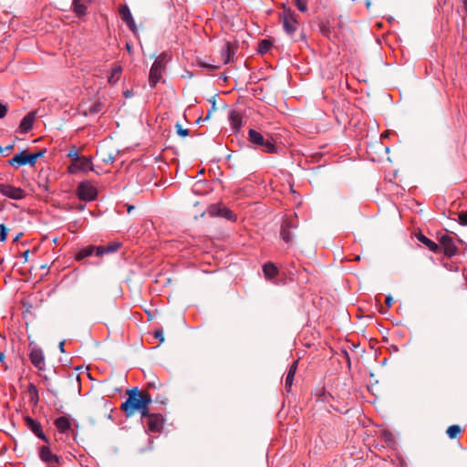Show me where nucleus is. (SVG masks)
Instances as JSON below:
<instances>
[{"label":"nucleus","instance_id":"29","mask_svg":"<svg viewBox=\"0 0 467 467\" xmlns=\"http://www.w3.org/2000/svg\"><path fill=\"white\" fill-rule=\"evenodd\" d=\"M19 131L21 133H26L29 131V113L24 116L19 127Z\"/></svg>","mask_w":467,"mask_h":467},{"label":"nucleus","instance_id":"64","mask_svg":"<svg viewBox=\"0 0 467 467\" xmlns=\"http://www.w3.org/2000/svg\"><path fill=\"white\" fill-rule=\"evenodd\" d=\"M25 324H26V327L28 326V322H27V320H26V321H25Z\"/></svg>","mask_w":467,"mask_h":467},{"label":"nucleus","instance_id":"35","mask_svg":"<svg viewBox=\"0 0 467 467\" xmlns=\"http://www.w3.org/2000/svg\"><path fill=\"white\" fill-rule=\"evenodd\" d=\"M282 224H287V229H296L297 227L296 222L291 218L285 219Z\"/></svg>","mask_w":467,"mask_h":467},{"label":"nucleus","instance_id":"16","mask_svg":"<svg viewBox=\"0 0 467 467\" xmlns=\"http://www.w3.org/2000/svg\"><path fill=\"white\" fill-rule=\"evenodd\" d=\"M55 425L60 432L66 433L71 429V420L66 416H61L56 420Z\"/></svg>","mask_w":467,"mask_h":467},{"label":"nucleus","instance_id":"14","mask_svg":"<svg viewBox=\"0 0 467 467\" xmlns=\"http://www.w3.org/2000/svg\"><path fill=\"white\" fill-rule=\"evenodd\" d=\"M441 244H442L444 248V253L448 256L454 255L456 252V246L453 243V240L451 237L448 235H444L441 238Z\"/></svg>","mask_w":467,"mask_h":467},{"label":"nucleus","instance_id":"10","mask_svg":"<svg viewBox=\"0 0 467 467\" xmlns=\"http://www.w3.org/2000/svg\"><path fill=\"white\" fill-rule=\"evenodd\" d=\"M31 363L34 364L39 371L44 370L45 358L41 349L36 348H31Z\"/></svg>","mask_w":467,"mask_h":467},{"label":"nucleus","instance_id":"41","mask_svg":"<svg viewBox=\"0 0 467 467\" xmlns=\"http://www.w3.org/2000/svg\"><path fill=\"white\" fill-rule=\"evenodd\" d=\"M7 113L6 105L0 102V119H3Z\"/></svg>","mask_w":467,"mask_h":467},{"label":"nucleus","instance_id":"22","mask_svg":"<svg viewBox=\"0 0 467 467\" xmlns=\"http://www.w3.org/2000/svg\"><path fill=\"white\" fill-rule=\"evenodd\" d=\"M263 272L267 278H274L278 274L277 267L273 263H266L263 266Z\"/></svg>","mask_w":467,"mask_h":467},{"label":"nucleus","instance_id":"52","mask_svg":"<svg viewBox=\"0 0 467 467\" xmlns=\"http://www.w3.org/2000/svg\"><path fill=\"white\" fill-rule=\"evenodd\" d=\"M59 350H60L62 353H63V352H65V349H64V342H63V341L59 343Z\"/></svg>","mask_w":467,"mask_h":467},{"label":"nucleus","instance_id":"23","mask_svg":"<svg viewBox=\"0 0 467 467\" xmlns=\"http://www.w3.org/2000/svg\"><path fill=\"white\" fill-rule=\"evenodd\" d=\"M418 239L420 243L425 244L432 252L437 251L439 248L438 244L435 242L431 241V239L427 238L425 235L421 234L419 235Z\"/></svg>","mask_w":467,"mask_h":467},{"label":"nucleus","instance_id":"1","mask_svg":"<svg viewBox=\"0 0 467 467\" xmlns=\"http://www.w3.org/2000/svg\"><path fill=\"white\" fill-rule=\"evenodd\" d=\"M128 398L121 404V410L125 412L127 417H131L139 409H143L141 403V391L137 388H133L127 391Z\"/></svg>","mask_w":467,"mask_h":467},{"label":"nucleus","instance_id":"26","mask_svg":"<svg viewBox=\"0 0 467 467\" xmlns=\"http://www.w3.org/2000/svg\"><path fill=\"white\" fill-rule=\"evenodd\" d=\"M73 8L74 12L79 16L85 15L87 11V6L81 2V0H74Z\"/></svg>","mask_w":467,"mask_h":467},{"label":"nucleus","instance_id":"9","mask_svg":"<svg viewBox=\"0 0 467 467\" xmlns=\"http://www.w3.org/2000/svg\"><path fill=\"white\" fill-rule=\"evenodd\" d=\"M283 27L290 36H292L297 29V21L290 12L285 13L283 16Z\"/></svg>","mask_w":467,"mask_h":467},{"label":"nucleus","instance_id":"20","mask_svg":"<svg viewBox=\"0 0 467 467\" xmlns=\"http://www.w3.org/2000/svg\"><path fill=\"white\" fill-rule=\"evenodd\" d=\"M17 298L19 299L21 305H22V315L23 317L26 319V315L29 313V305L27 302V296L26 291H20L17 293Z\"/></svg>","mask_w":467,"mask_h":467},{"label":"nucleus","instance_id":"17","mask_svg":"<svg viewBox=\"0 0 467 467\" xmlns=\"http://www.w3.org/2000/svg\"><path fill=\"white\" fill-rule=\"evenodd\" d=\"M296 368H297V361H294L291 364V366L287 371L286 377H285V387L286 391H290V389L293 385L295 374L296 372Z\"/></svg>","mask_w":467,"mask_h":467},{"label":"nucleus","instance_id":"28","mask_svg":"<svg viewBox=\"0 0 467 467\" xmlns=\"http://www.w3.org/2000/svg\"><path fill=\"white\" fill-rule=\"evenodd\" d=\"M271 47L272 42L270 40L264 39L259 42L257 50L260 54H265L270 50Z\"/></svg>","mask_w":467,"mask_h":467},{"label":"nucleus","instance_id":"3","mask_svg":"<svg viewBox=\"0 0 467 467\" xmlns=\"http://www.w3.org/2000/svg\"><path fill=\"white\" fill-rule=\"evenodd\" d=\"M164 68V55H161L155 59L150 70L149 85L150 88H154L160 82Z\"/></svg>","mask_w":467,"mask_h":467},{"label":"nucleus","instance_id":"13","mask_svg":"<svg viewBox=\"0 0 467 467\" xmlns=\"http://www.w3.org/2000/svg\"><path fill=\"white\" fill-rule=\"evenodd\" d=\"M97 155L106 164L113 163L116 158L115 150H108L105 147H100L97 151Z\"/></svg>","mask_w":467,"mask_h":467},{"label":"nucleus","instance_id":"57","mask_svg":"<svg viewBox=\"0 0 467 467\" xmlns=\"http://www.w3.org/2000/svg\"><path fill=\"white\" fill-rule=\"evenodd\" d=\"M463 6H464V9L467 13V0H463Z\"/></svg>","mask_w":467,"mask_h":467},{"label":"nucleus","instance_id":"5","mask_svg":"<svg viewBox=\"0 0 467 467\" xmlns=\"http://www.w3.org/2000/svg\"><path fill=\"white\" fill-rule=\"evenodd\" d=\"M38 455L47 467H56L55 464L59 463L61 460L59 456L51 451L48 445L39 447Z\"/></svg>","mask_w":467,"mask_h":467},{"label":"nucleus","instance_id":"48","mask_svg":"<svg viewBox=\"0 0 467 467\" xmlns=\"http://www.w3.org/2000/svg\"><path fill=\"white\" fill-rule=\"evenodd\" d=\"M223 214L226 216L228 219L232 218V213L228 210H224Z\"/></svg>","mask_w":467,"mask_h":467},{"label":"nucleus","instance_id":"59","mask_svg":"<svg viewBox=\"0 0 467 467\" xmlns=\"http://www.w3.org/2000/svg\"><path fill=\"white\" fill-rule=\"evenodd\" d=\"M34 115H35V112L31 111V113H30V116H31V121L33 120Z\"/></svg>","mask_w":467,"mask_h":467},{"label":"nucleus","instance_id":"38","mask_svg":"<svg viewBox=\"0 0 467 467\" xmlns=\"http://www.w3.org/2000/svg\"><path fill=\"white\" fill-rule=\"evenodd\" d=\"M30 389H31V402L37 401L38 395H37V390H36V386L31 384Z\"/></svg>","mask_w":467,"mask_h":467},{"label":"nucleus","instance_id":"21","mask_svg":"<svg viewBox=\"0 0 467 467\" xmlns=\"http://www.w3.org/2000/svg\"><path fill=\"white\" fill-rule=\"evenodd\" d=\"M48 175H49V169L44 170L42 169L38 175V186L42 188L44 191L47 190V183H48Z\"/></svg>","mask_w":467,"mask_h":467},{"label":"nucleus","instance_id":"27","mask_svg":"<svg viewBox=\"0 0 467 467\" xmlns=\"http://www.w3.org/2000/svg\"><path fill=\"white\" fill-rule=\"evenodd\" d=\"M94 252H95V247L94 246L85 247L81 251L78 252V254H77V259L78 260H82V259H84V258H86L88 256L92 255Z\"/></svg>","mask_w":467,"mask_h":467},{"label":"nucleus","instance_id":"7","mask_svg":"<svg viewBox=\"0 0 467 467\" xmlns=\"http://www.w3.org/2000/svg\"><path fill=\"white\" fill-rule=\"evenodd\" d=\"M0 192L14 200H20L26 196L25 190L9 184H0Z\"/></svg>","mask_w":467,"mask_h":467},{"label":"nucleus","instance_id":"50","mask_svg":"<svg viewBox=\"0 0 467 467\" xmlns=\"http://www.w3.org/2000/svg\"><path fill=\"white\" fill-rule=\"evenodd\" d=\"M124 96L126 98H130L132 96V91L131 90H127L124 92Z\"/></svg>","mask_w":467,"mask_h":467},{"label":"nucleus","instance_id":"19","mask_svg":"<svg viewBox=\"0 0 467 467\" xmlns=\"http://www.w3.org/2000/svg\"><path fill=\"white\" fill-rule=\"evenodd\" d=\"M121 72L122 67L119 64H115L111 69L109 76L108 77L109 83L111 85H115L119 81Z\"/></svg>","mask_w":467,"mask_h":467},{"label":"nucleus","instance_id":"43","mask_svg":"<svg viewBox=\"0 0 467 467\" xmlns=\"http://www.w3.org/2000/svg\"><path fill=\"white\" fill-rule=\"evenodd\" d=\"M154 337L156 338H159L161 342H163L164 341V337H163V332L162 330H156L154 332Z\"/></svg>","mask_w":467,"mask_h":467},{"label":"nucleus","instance_id":"60","mask_svg":"<svg viewBox=\"0 0 467 467\" xmlns=\"http://www.w3.org/2000/svg\"><path fill=\"white\" fill-rule=\"evenodd\" d=\"M22 387L26 388V389H29V385H25L24 383H22Z\"/></svg>","mask_w":467,"mask_h":467},{"label":"nucleus","instance_id":"46","mask_svg":"<svg viewBox=\"0 0 467 467\" xmlns=\"http://www.w3.org/2000/svg\"><path fill=\"white\" fill-rule=\"evenodd\" d=\"M13 149H14L13 144H10V145L6 146L5 148H3L0 146V152L9 151V150H12Z\"/></svg>","mask_w":467,"mask_h":467},{"label":"nucleus","instance_id":"40","mask_svg":"<svg viewBox=\"0 0 467 467\" xmlns=\"http://www.w3.org/2000/svg\"><path fill=\"white\" fill-rule=\"evenodd\" d=\"M459 220L462 225H467V213H461L459 214Z\"/></svg>","mask_w":467,"mask_h":467},{"label":"nucleus","instance_id":"49","mask_svg":"<svg viewBox=\"0 0 467 467\" xmlns=\"http://www.w3.org/2000/svg\"><path fill=\"white\" fill-rule=\"evenodd\" d=\"M22 235H23V234H22V233L17 234L15 236V238H14V242H15V243H16V242H18Z\"/></svg>","mask_w":467,"mask_h":467},{"label":"nucleus","instance_id":"30","mask_svg":"<svg viewBox=\"0 0 467 467\" xmlns=\"http://www.w3.org/2000/svg\"><path fill=\"white\" fill-rule=\"evenodd\" d=\"M461 432V427L459 425H451L450 426L446 433L451 439H454Z\"/></svg>","mask_w":467,"mask_h":467},{"label":"nucleus","instance_id":"18","mask_svg":"<svg viewBox=\"0 0 467 467\" xmlns=\"http://www.w3.org/2000/svg\"><path fill=\"white\" fill-rule=\"evenodd\" d=\"M31 432L34 433L36 437L43 440L47 443H49L48 439L47 438L45 432L43 431L41 425L31 419Z\"/></svg>","mask_w":467,"mask_h":467},{"label":"nucleus","instance_id":"34","mask_svg":"<svg viewBox=\"0 0 467 467\" xmlns=\"http://www.w3.org/2000/svg\"><path fill=\"white\" fill-rule=\"evenodd\" d=\"M8 233V228L4 224H0V241L5 242L6 240V235Z\"/></svg>","mask_w":467,"mask_h":467},{"label":"nucleus","instance_id":"33","mask_svg":"<svg viewBox=\"0 0 467 467\" xmlns=\"http://www.w3.org/2000/svg\"><path fill=\"white\" fill-rule=\"evenodd\" d=\"M151 401L152 400L150 394L141 392V403L143 408L145 406L149 407Z\"/></svg>","mask_w":467,"mask_h":467},{"label":"nucleus","instance_id":"54","mask_svg":"<svg viewBox=\"0 0 467 467\" xmlns=\"http://www.w3.org/2000/svg\"><path fill=\"white\" fill-rule=\"evenodd\" d=\"M24 420H25L26 425L29 426V416L28 415L25 416Z\"/></svg>","mask_w":467,"mask_h":467},{"label":"nucleus","instance_id":"45","mask_svg":"<svg viewBox=\"0 0 467 467\" xmlns=\"http://www.w3.org/2000/svg\"><path fill=\"white\" fill-rule=\"evenodd\" d=\"M392 302H393L392 296L390 295L387 296L385 303H386L388 308H389L391 306Z\"/></svg>","mask_w":467,"mask_h":467},{"label":"nucleus","instance_id":"4","mask_svg":"<svg viewBox=\"0 0 467 467\" xmlns=\"http://www.w3.org/2000/svg\"><path fill=\"white\" fill-rule=\"evenodd\" d=\"M78 196L80 200L90 202L96 199L97 189L88 182H81L77 189Z\"/></svg>","mask_w":467,"mask_h":467},{"label":"nucleus","instance_id":"53","mask_svg":"<svg viewBox=\"0 0 467 467\" xmlns=\"http://www.w3.org/2000/svg\"><path fill=\"white\" fill-rule=\"evenodd\" d=\"M344 356L348 359V362L349 364L350 363V358H349L348 353L347 351H344Z\"/></svg>","mask_w":467,"mask_h":467},{"label":"nucleus","instance_id":"55","mask_svg":"<svg viewBox=\"0 0 467 467\" xmlns=\"http://www.w3.org/2000/svg\"><path fill=\"white\" fill-rule=\"evenodd\" d=\"M5 354L3 352H0V361H3L5 359Z\"/></svg>","mask_w":467,"mask_h":467},{"label":"nucleus","instance_id":"6","mask_svg":"<svg viewBox=\"0 0 467 467\" xmlns=\"http://www.w3.org/2000/svg\"><path fill=\"white\" fill-rule=\"evenodd\" d=\"M88 171H95L91 160L88 157L81 156L76 162H72L68 166V171L70 173H77L78 171L87 172ZM98 173V171H96Z\"/></svg>","mask_w":467,"mask_h":467},{"label":"nucleus","instance_id":"24","mask_svg":"<svg viewBox=\"0 0 467 467\" xmlns=\"http://www.w3.org/2000/svg\"><path fill=\"white\" fill-rule=\"evenodd\" d=\"M234 51L232 50V47H231V44L229 42H227L223 50H222V56L223 57V60H224V63H228L230 61V59L233 57L234 56Z\"/></svg>","mask_w":467,"mask_h":467},{"label":"nucleus","instance_id":"62","mask_svg":"<svg viewBox=\"0 0 467 467\" xmlns=\"http://www.w3.org/2000/svg\"><path fill=\"white\" fill-rule=\"evenodd\" d=\"M127 49L130 51V46L129 44H127Z\"/></svg>","mask_w":467,"mask_h":467},{"label":"nucleus","instance_id":"12","mask_svg":"<svg viewBox=\"0 0 467 467\" xmlns=\"http://www.w3.org/2000/svg\"><path fill=\"white\" fill-rule=\"evenodd\" d=\"M229 121L233 131L237 133L240 130L243 123L242 114L237 110H231L229 112Z\"/></svg>","mask_w":467,"mask_h":467},{"label":"nucleus","instance_id":"2","mask_svg":"<svg viewBox=\"0 0 467 467\" xmlns=\"http://www.w3.org/2000/svg\"><path fill=\"white\" fill-rule=\"evenodd\" d=\"M248 140L254 146L261 147L262 150L267 153H274L277 147L269 140H265L264 136L254 129H250L248 132Z\"/></svg>","mask_w":467,"mask_h":467},{"label":"nucleus","instance_id":"56","mask_svg":"<svg viewBox=\"0 0 467 467\" xmlns=\"http://www.w3.org/2000/svg\"><path fill=\"white\" fill-rule=\"evenodd\" d=\"M39 377H41L45 380L47 379V377L46 375L42 374L41 372L39 373Z\"/></svg>","mask_w":467,"mask_h":467},{"label":"nucleus","instance_id":"47","mask_svg":"<svg viewBox=\"0 0 467 467\" xmlns=\"http://www.w3.org/2000/svg\"><path fill=\"white\" fill-rule=\"evenodd\" d=\"M22 256L24 257L25 261L24 263H26L27 260H28V257H29V249L26 250L23 254H22Z\"/></svg>","mask_w":467,"mask_h":467},{"label":"nucleus","instance_id":"42","mask_svg":"<svg viewBox=\"0 0 467 467\" xmlns=\"http://www.w3.org/2000/svg\"><path fill=\"white\" fill-rule=\"evenodd\" d=\"M95 251H96V255H98V256H100V255H102L104 254H107L105 246L95 247Z\"/></svg>","mask_w":467,"mask_h":467},{"label":"nucleus","instance_id":"15","mask_svg":"<svg viewBox=\"0 0 467 467\" xmlns=\"http://www.w3.org/2000/svg\"><path fill=\"white\" fill-rule=\"evenodd\" d=\"M8 162L10 165L17 164L18 166L29 164V151L23 150L19 154L15 155Z\"/></svg>","mask_w":467,"mask_h":467},{"label":"nucleus","instance_id":"31","mask_svg":"<svg viewBox=\"0 0 467 467\" xmlns=\"http://www.w3.org/2000/svg\"><path fill=\"white\" fill-rule=\"evenodd\" d=\"M46 152V149H41L37 151H31V166L34 165V163L41 158Z\"/></svg>","mask_w":467,"mask_h":467},{"label":"nucleus","instance_id":"25","mask_svg":"<svg viewBox=\"0 0 467 467\" xmlns=\"http://www.w3.org/2000/svg\"><path fill=\"white\" fill-rule=\"evenodd\" d=\"M290 230L291 229H287V224H282L280 234L282 239L287 244L292 243L293 240V235Z\"/></svg>","mask_w":467,"mask_h":467},{"label":"nucleus","instance_id":"8","mask_svg":"<svg viewBox=\"0 0 467 467\" xmlns=\"http://www.w3.org/2000/svg\"><path fill=\"white\" fill-rule=\"evenodd\" d=\"M119 16L123 22L127 25V26L130 28V30L135 35H138V28L136 26V23L133 19V16L131 15V12L128 5H121L119 8Z\"/></svg>","mask_w":467,"mask_h":467},{"label":"nucleus","instance_id":"32","mask_svg":"<svg viewBox=\"0 0 467 467\" xmlns=\"http://www.w3.org/2000/svg\"><path fill=\"white\" fill-rule=\"evenodd\" d=\"M67 157L72 160V162H76L81 156L78 155L77 148L73 147L67 153Z\"/></svg>","mask_w":467,"mask_h":467},{"label":"nucleus","instance_id":"39","mask_svg":"<svg viewBox=\"0 0 467 467\" xmlns=\"http://www.w3.org/2000/svg\"><path fill=\"white\" fill-rule=\"evenodd\" d=\"M177 133L182 137H185L189 134V130L187 129H182V127L179 124L176 125Z\"/></svg>","mask_w":467,"mask_h":467},{"label":"nucleus","instance_id":"51","mask_svg":"<svg viewBox=\"0 0 467 467\" xmlns=\"http://www.w3.org/2000/svg\"><path fill=\"white\" fill-rule=\"evenodd\" d=\"M99 107H100L99 105L95 106V107L93 108L92 111H93L94 113H98V112H99V111H100Z\"/></svg>","mask_w":467,"mask_h":467},{"label":"nucleus","instance_id":"61","mask_svg":"<svg viewBox=\"0 0 467 467\" xmlns=\"http://www.w3.org/2000/svg\"><path fill=\"white\" fill-rule=\"evenodd\" d=\"M132 209H133V206H130V207H129V209H128L129 213H130V211H132Z\"/></svg>","mask_w":467,"mask_h":467},{"label":"nucleus","instance_id":"36","mask_svg":"<svg viewBox=\"0 0 467 467\" xmlns=\"http://www.w3.org/2000/svg\"><path fill=\"white\" fill-rule=\"evenodd\" d=\"M296 5L298 8L299 11L301 12H306L307 10V6H306V3L303 0H296Z\"/></svg>","mask_w":467,"mask_h":467},{"label":"nucleus","instance_id":"63","mask_svg":"<svg viewBox=\"0 0 467 467\" xmlns=\"http://www.w3.org/2000/svg\"><path fill=\"white\" fill-rule=\"evenodd\" d=\"M215 109V102L213 101V109Z\"/></svg>","mask_w":467,"mask_h":467},{"label":"nucleus","instance_id":"44","mask_svg":"<svg viewBox=\"0 0 467 467\" xmlns=\"http://www.w3.org/2000/svg\"><path fill=\"white\" fill-rule=\"evenodd\" d=\"M105 247H106V253H112L118 249L119 244H111V245H108Z\"/></svg>","mask_w":467,"mask_h":467},{"label":"nucleus","instance_id":"58","mask_svg":"<svg viewBox=\"0 0 467 467\" xmlns=\"http://www.w3.org/2000/svg\"><path fill=\"white\" fill-rule=\"evenodd\" d=\"M211 113H213V110H209V112H208L206 118L204 119V120H206V119H208L210 118Z\"/></svg>","mask_w":467,"mask_h":467},{"label":"nucleus","instance_id":"37","mask_svg":"<svg viewBox=\"0 0 467 467\" xmlns=\"http://www.w3.org/2000/svg\"><path fill=\"white\" fill-rule=\"evenodd\" d=\"M137 411H139L141 415V418H150V415L153 413H150L149 410V407L145 406L144 409H139Z\"/></svg>","mask_w":467,"mask_h":467},{"label":"nucleus","instance_id":"11","mask_svg":"<svg viewBox=\"0 0 467 467\" xmlns=\"http://www.w3.org/2000/svg\"><path fill=\"white\" fill-rule=\"evenodd\" d=\"M148 420V429L150 431L157 432L162 429L163 418L161 414L153 413Z\"/></svg>","mask_w":467,"mask_h":467}]
</instances>
